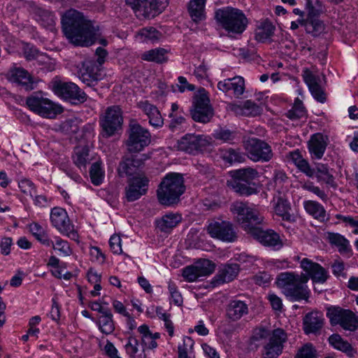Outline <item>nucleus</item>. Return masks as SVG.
Instances as JSON below:
<instances>
[{"instance_id":"37998d69","label":"nucleus","mask_w":358,"mask_h":358,"mask_svg":"<svg viewBox=\"0 0 358 358\" xmlns=\"http://www.w3.org/2000/svg\"><path fill=\"white\" fill-rule=\"evenodd\" d=\"M206 0H190L188 11L192 19L197 22L205 19L204 8Z\"/></svg>"},{"instance_id":"052dcab7","label":"nucleus","mask_w":358,"mask_h":358,"mask_svg":"<svg viewBox=\"0 0 358 358\" xmlns=\"http://www.w3.org/2000/svg\"><path fill=\"white\" fill-rule=\"evenodd\" d=\"M136 170L135 166L129 159L121 162L117 169L120 177L131 176L135 173Z\"/></svg>"},{"instance_id":"0e129e2a","label":"nucleus","mask_w":358,"mask_h":358,"mask_svg":"<svg viewBox=\"0 0 358 358\" xmlns=\"http://www.w3.org/2000/svg\"><path fill=\"white\" fill-rule=\"evenodd\" d=\"M306 6L308 15L319 16L322 12V5L320 0H306Z\"/></svg>"},{"instance_id":"de8ad7c7","label":"nucleus","mask_w":358,"mask_h":358,"mask_svg":"<svg viewBox=\"0 0 358 358\" xmlns=\"http://www.w3.org/2000/svg\"><path fill=\"white\" fill-rule=\"evenodd\" d=\"M23 54L27 60H37L39 63H45L48 59L46 54L40 52L34 45L25 43L23 45Z\"/></svg>"},{"instance_id":"f03ea898","label":"nucleus","mask_w":358,"mask_h":358,"mask_svg":"<svg viewBox=\"0 0 358 358\" xmlns=\"http://www.w3.org/2000/svg\"><path fill=\"white\" fill-rule=\"evenodd\" d=\"M282 292L292 301H308L310 291L307 285L308 278L295 272H283L276 278Z\"/></svg>"},{"instance_id":"58836bf2","label":"nucleus","mask_w":358,"mask_h":358,"mask_svg":"<svg viewBox=\"0 0 358 358\" xmlns=\"http://www.w3.org/2000/svg\"><path fill=\"white\" fill-rule=\"evenodd\" d=\"M303 207L306 213L315 219L322 222L328 220L326 210L319 202L312 200L304 201Z\"/></svg>"},{"instance_id":"69168bd1","label":"nucleus","mask_w":358,"mask_h":358,"mask_svg":"<svg viewBox=\"0 0 358 358\" xmlns=\"http://www.w3.org/2000/svg\"><path fill=\"white\" fill-rule=\"evenodd\" d=\"M213 136L215 138L223 142H229L234 139L235 133L227 129L219 128L215 130Z\"/></svg>"},{"instance_id":"4c0bfd02","label":"nucleus","mask_w":358,"mask_h":358,"mask_svg":"<svg viewBox=\"0 0 358 358\" xmlns=\"http://www.w3.org/2000/svg\"><path fill=\"white\" fill-rule=\"evenodd\" d=\"M290 158L296 168L307 177L313 178L315 176V169L311 167L308 160L302 157L298 150L290 152Z\"/></svg>"},{"instance_id":"2eb2a0df","label":"nucleus","mask_w":358,"mask_h":358,"mask_svg":"<svg viewBox=\"0 0 358 358\" xmlns=\"http://www.w3.org/2000/svg\"><path fill=\"white\" fill-rule=\"evenodd\" d=\"M215 271V264L208 259H200L182 269V277L187 282H194L200 277L210 275Z\"/></svg>"},{"instance_id":"412c9836","label":"nucleus","mask_w":358,"mask_h":358,"mask_svg":"<svg viewBox=\"0 0 358 358\" xmlns=\"http://www.w3.org/2000/svg\"><path fill=\"white\" fill-rule=\"evenodd\" d=\"M103 76L101 68L96 64L94 59L85 61L79 73L80 80L89 87L96 85Z\"/></svg>"},{"instance_id":"b1692460","label":"nucleus","mask_w":358,"mask_h":358,"mask_svg":"<svg viewBox=\"0 0 358 358\" xmlns=\"http://www.w3.org/2000/svg\"><path fill=\"white\" fill-rule=\"evenodd\" d=\"M249 313L247 303L239 299L231 300L225 308V317L232 321H238Z\"/></svg>"},{"instance_id":"e2e57ef3","label":"nucleus","mask_w":358,"mask_h":358,"mask_svg":"<svg viewBox=\"0 0 358 358\" xmlns=\"http://www.w3.org/2000/svg\"><path fill=\"white\" fill-rule=\"evenodd\" d=\"M124 349L127 354L131 357H135L136 353L138 352V341L134 336H129L124 344Z\"/></svg>"},{"instance_id":"a18cd8bd","label":"nucleus","mask_w":358,"mask_h":358,"mask_svg":"<svg viewBox=\"0 0 358 358\" xmlns=\"http://www.w3.org/2000/svg\"><path fill=\"white\" fill-rule=\"evenodd\" d=\"M231 177L255 186L253 181L259 177V173L256 169L248 167L233 171Z\"/></svg>"},{"instance_id":"a211bd4d","label":"nucleus","mask_w":358,"mask_h":358,"mask_svg":"<svg viewBox=\"0 0 358 358\" xmlns=\"http://www.w3.org/2000/svg\"><path fill=\"white\" fill-rule=\"evenodd\" d=\"M263 245L271 248L274 250H280L282 246V241L278 234L273 230H262L256 225L250 227L248 231Z\"/></svg>"},{"instance_id":"338daca9","label":"nucleus","mask_w":358,"mask_h":358,"mask_svg":"<svg viewBox=\"0 0 358 358\" xmlns=\"http://www.w3.org/2000/svg\"><path fill=\"white\" fill-rule=\"evenodd\" d=\"M194 341L189 336L183 338L182 345L178 346V356H185L186 355L193 354Z\"/></svg>"},{"instance_id":"2f4dec72","label":"nucleus","mask_w":358,"mask_h":358,"mask_svg":"<svg viewBox=\"0 0 358 358\" xmlns=\"http://www.w3.org/2000/svg\"><path fill=\"white\" fill-rule=\"evenodd\" d=\"M273 208L275 214L280 216L282 220L289 223L295 221L294 217L289 213L291 208L289 201L280 193L273 198Z\"/></svg>"},{"instance_id":"49530a36","label":"nucleus","mask_w":358,"mask_h":358,"mask_svg":"<svg viewBox=\"0 0 358 358\" xmlns=\"http://www.w3.org/2000/svg\"><path fill=\"white\" fill-rule=\"evenodd\" d=\"M99 330L104 334H111L115 330V322L111 311L105 312L96 321Z\"/></svg>"},{"instance_id":"c03bdc74","label":"nucleus","mask_w":358,"mask_h":358,"mask_svg":"<svg viewBox=\"0 0 358 358\" xmlns=\"http://www.w3.org/2000/svg\"><path fill=\"white\" fill-rule=\"evenodd\" d=\"M29 230L35 239L43 246L50 245V237L47 231L38 222L29 224Z\"/></svg>"},{"instance_id":"c9c22d12","label":"nucleus","mask_w":358,"mask_h":358,"mask_svg":"<svg viewBox=\"0 0 358 358\" xmlns=\"http://www.w3.org/2000/svg\"><path fill=\"white\" fill-rule=\"evenodd\" d=\"M72 159L74 164L81 171H85L86 166L92 159L90 154L89 148L85 146H77L75 148Z\"/></svg>"},{"instance_id":"6e6d98bb","label":"nucleus","mask_w":358,"mask_h":358,"mask_svg":"<svg viewBox=\"0 0 358 358\" xmlns=\"http://www.w3.org/2000/svg\"><path fill=\"white\" fill-rule=\"evenodd\" d=\"M236 322L237 321H232L227 319L222 321L218 327L220 332L225 335L227 338L231 337L241 328V324L236 323Z\"/></svg>"},{"instance_id":"0eeeda50","label":"nucleus","mask_w":358,"mask_h":358,"mask_svg":"<svg viewBox=\"0 0 358 358\" xmlns=\"http://www.w3.org/2000/svg\"><path fill=\"white\" fill-rule=\"evenodd\" d=\"M213 146V141L210 136L195 134H187L177 143L178 150L192 155L203 152Z\"/></svg>"},{"instance_id":"4d7b16f0","label":"nucleus","mask_w":358,"mask_h":358,"mask_svg":"<svg viewBox=\"0 0 358 358\" xmlns=\"http://www.w3.org/2000/svg\"><path fill=\"white\" fill-rule=\"evenodd\" d=\"M139 35L144 41L152 43L157 41L161 36L160 32L154 27L142 29L139 32Z\"/></svg>"},{"instance_id":"39448f33","label":"nucleus","mask_w":358,"mask_h":358,"mask_svg":"<svg viewBox=\"0 0 358 358\" xmlns=\"http://www.w3.org/2000/svg\"><path fill=\"white\" fill-rule=\"evenodd\" d=\"M26 103L31 111L44 118H55L63 111L60 105L44 97L40 93H34L28 96Z\"/></svg>"},{"instance_id":"603ef678","label":"nucleus","mask_w":358,"mask_h":358,"mask_svg":"<svg viewBox=\"0 0 358 358\" xmlns=\"http://www.w3.org/2000/svg\"><path fill=\"white\" fill-rule=\"evenodd\" d=\"M285 115L291 120H296L306 117V110L303 102L299 98H296L293 106L285 113Z\"/></svg>"},{"instance_id":"4be33fe9","label":"nucleus","mask_w":358,"mask_h":358,"mask_svg":"<svg viewBox=\"0 0 358 358\" xmlns=\"http://www.w3.org/2000/svg\"><path fill=\"white\" fill-rule=\"evenodd\" d=\"M149 180L144 176H136L130 178L128 185L125 188L127 200L132 202L138 200L141 196L147 193Z\"/></svg>"},{"instance_id":"864d4df0","label":"nucleus","mask_w":358,"mask_h":358,"mask_svg":"<svg viewBox=\"0 0 358 358\" xmlns=\"http://www.w3.org/2000/svg\"><path fill=\"white\" fill-rule=\"evenodd\" d=\"M338 324L345 330L355 331L358 329V316L348 310Z\"/></svg>"},{"instance_id":"5fc2aeb1","label":"nucleus","mask_w":358,"mask_h":358,"mask_svg":"<svg viewBox=\"0 0 358 358\" xmlns=\"http://www.w3.org/2000/svg\"><path fill=\"white\" fill-rule=\"evenodd\" d=\"M348 310V309H343L336 306L327 308V317L329 319L330 324L332 326L338 325Z\"/></svg>"},{"instance_id":"09e8293b","label":"nucleus","mask_w":358,"mask_h":358,"mask_svg":"<svg viewBox=\"0 0 358 358\" xmlns=\"http://www.w3.org/2000/svg\"><path fill=\"white\" fill-rule=\"evenodd\" d=\"M45 247L52 248L54 250L58 251L59 255L67 257L72 254V250L68 241L62 239L59 236H55L54 240L50 238V243Z\"/></svg>"},{"instance_id":"6ab92c4d","label":"nucleus","mask_w":358,"mask_h":358,"mask_svg":"<svg viewBox=\"0 0 358 358\" xmlns=\"http://www.w3.org/2000/svg\"><path fill=\"white\" fill-rule=\"evenodd\" d=\"M287 341V334L282 329H274L268 342L264 348V358H277L282 352L283 344Z\"/></svg>"},{"instance_id":"e433bc0d","label":"nucleus","mask_w":358,"mask_h":358,"mask_svg":"<svg viewBox=\"0 0 358 358\" xmlns=\"http://www.w3.org/2000/svg\"><path fill=\"white\" fill-rule=\"evenodd\" d=\"M315 171V176L318 182H324L326 185L334 188L337 187L335 178L327 164L317 163Z\"/></svg>"},{"instance_id":"aec40b11","label":"nucleus","mask_w":358,"mask_h":358,"mask_svg":"<svg viewBox=\"0 0 358 358\" xmlns=\"http://www.w3.org/2000/svg\"><path fill=\"white\" fill-rule=\"evenodd\" d=\"M7 80L26 91H31L36 87V82L32 76L24 69L14 67L10 69L6 74Z\"/></svg>"},{"instance_id":"393cba45","label":"nucleus","mask_w":358,"mask_h":358,"mask_svg":"<svg viewBox=\"0 0 358 358\" xmlns=\"http://www.w3.org/2000/svg\"><path fill=\"white\" fill-rule=\"evenodd\" d=\"M324 315L322 312L312 311L307 313L303 318V331L306 334H316L324 325Z\"/></svg>"},{"instance_id":"7ed1b4c3","label":"nucleus","mask_w":358,"mask_h":358,"mask_svg":"<svg viewBox=\"0 0 358 358\" xmlns=\"http://www.w3.org/2000/svg\"><path fill=\"white\" fill-rule=\"evenodd\" d=\"M185 190L182 176L177 173H169L164 177L159 185L157 191L158 201L162 205L170 206L179 201Z\"/></svg>"},{"instance_id":"c85d7f7f","label":"nucleus","mask_w":358,"mask_h":358,"mask_svg":"<svg viewBox=\"0 0 358 358\" xmlns=\"http://www.w3.org/2000/svg\"><path fill=\"white\" fill-rule=\"evenodd\" d=\"M328 341L331 347L342 352L349 358H353L357 355V350L352 344L343 338L338 334L331 335L328 338Z\"/></svg>"},{"instance_id":"cd10ccee","label":"nucleus","mask_w":358,"mask_h":358,"mask_svg":"<svg viewBox=\"0 0 358 358\" xmlns=\"http://www.w3.org/2000/svg\"><path fill=\"white\" fill-rule=\"evenodd\" d=\"M327 240L331 246L336 247L341 255L350 256L352 250L350 241L343 235L335 232H327Z\"/></svg>"},{"instance_id":"6e6552de","label":"nucleus","mask_w":358,"mask_h":358,"mask_svg":"<svg viewBox=\"0 0 358 358\" xmlns=\"http://www.w3.org/2000/svg\"><path fill=\"white\" fill-rule=\"evenodd\" d=\"M138 17L152 18L167 6V0H126Z\"/></svg>"},{"instance_id":"72a5a7b5","label":"nucleus","mask_w":358,"mask_h":358,"mask_svg":"<svg viewBox=\"0 0 358 358\" xmlns=\"http://www.w3.org/2000/svg\"><path fill=\"white\" fill-rule=\"evenodd\" d=\"M230 108L237 115L255 117L262 112V108L251 100H247L241 104H231Z\"/></svg>"},{"instance_id":"3c124183","label":"nucleus","mask_w":358,"mask_h":358,"mask_svg":"<svg viewBox=\"0 0 358 358\" xmlns=\"http://www.w3.org/2000/svg\"><path fill=\"white\" fill-rule=\"evenodd\" d=\"M166 53L167 51L164 48H155L145 52L141 58L148 62L162 63L167 60Z\"/></svg>"},{"instance_id":"1a4fd4ad","label":"nucleus","mask_w":358,"mask_h":358,"mask_svg":"<svg viewBox=\"0 0 358 358\" xmlns=\"http://www.w3.org/2000/svg\"><path fill=\"white\" fill-rule=\"evenodd\" d=\"M245 149L248 158L255 162H267L273 156L270 145L257 138H249L245 143Z\"/></svg>"},{"instance_id":"5701e85b","label":"nucleus","mask_w":358,"mask_h":358,"mask_svg":"<svg viewBox=\"0 0 358 358\" xmlns=\"http://www.w3.org/2000/svg\"><path fill=\"white\" fill-rule=\"evenodd\" d=\"M303 78L313 98L320 103H324L327 99L326 94L320 86V76L313 73L308 69L303 71Z\"/></svg>"},{"instance_id":"ea45409f","label":"nucleus","mask_w":358,"mask_h":358,"mask_svg":"<svg viewBox=\"0 0 358 358\" xmlns=\"http://www.w3.org/2000/svg\"><path fill=\"white\" fill-rule=\"evenodd\" d=\"M227 185L235 192L242 196H250L257 192L255 186L235 178L228 180Z\"/></svg>"},{"instance_id":"7c9ffc66","label":"nucleus","mask_w":358,"mask_h":358,"mask_svg":"<svg viewBox=\"0 0 358 358\" xmlns=\"http://www.w3.org/2000/svg\"><path fill=\"white\" fill-rule=\"evenodd\" d=\"M138 108H141L149 119V123L155 128L162 127L164 124L163 118L157 108L150 103L148 101H140L138 103Z\"/></svg>"},{"instance_id":"9b49d317","label":"nucleus","mask_w":358,"mask_h":358,"mask_svg":"<svg viewBox=\"0 0 358 358\" xmlns=\"http://www.w3.org/2000/svg\"><path fill=\"white\" fill-rule=\"evenodd\" d=\"M52 90L59 96L73 103H84L87 98V94L72 82L55 80L52 83Z\"/></svg>"},{"instance_id":"a878e982","label":"nucleus","mask_w":358,"mask_h":358,"mask_svg":"<svg viewBox=\"0 0 358 358\" xmlns=\"http://www.w3.org/2000/svg\"><path fill=\"white\" fill-rule=\"evenodd\" d=\"M217 88L224 93L232 92L235 96L238 97L245 90L244 79L241 76L224 79L217 83Z\"/></svg>"},{"instance_id":"f8f14e48","label":"nucleus","mask_w":358,"mask_h":358,"mask_svg":"<svg viewBox=\"0 0 358 358\" xmlns=\"http://www.w3.org/2000/svg\"><path fill=\"white\" fill-rule=\"evenodd\" d=\"M231 210L238 215V220L245 231L250 227L261 224L264 217L255 209L250 208L245 203L236 201L231 206Z\"/></svg>"},{"instance_id":"f257e3e1","label":"nucleus","mask_w":358,"mask_h":358,"mask_svg":"<svg viewBox=\"0 0 358 358\" xmlns=\"http://www.w3.org/2000/svg\"><path fill=\"white\" fill-rule=\"evenodd\" d=\"M62 31L67 39L77 46L92 45L98 36V29L83 13L76 10H66L62 17Z\"/></svg>"},{"instance_id":"f704fd0d","label":"nucleus","mask_w":358,"mask_h":358,"mask_svg":"<svg viewBox=\"0 0 358 358\" xmlns=\"http://www.w3.org/2000/svg\"><path fill=\"white\" fill-rule=\"evenodd\" d=\"M301 26L304 27L307 34H311L313 36H318L322 34L324 29L323 22L318 19V16H312L308 15L306 20L299 19Z\"/></svg>"},{"instance_id":"bb28decb","label":"nucleus","mask_w":358,"mask_h":358,"mask_svg":"<svg viewBox=\"0 0 358 358\" xmlns=\"http://www.w3.org/2000/svg\"><path fill=\"white\" fill-rule=\"evenodd\" d=\"M240 268L238 264L223 265L213 278L215 285L232 281L238 275Z\"/></svg>"},{"instance_id":"4468645a","label":"nucleus","mask_w":358,"mask_h":358,"mask_svg":"<svg viewBox=\"0 0 358 358\" xmlns=\"http://www.w3.org/2000/svg\"><path fill=\"white\" fill-rule=\"evenodd\" d=\"M50 222L52 225L61 234L75 239L78 234L74 230V226L71 222L66 211L59 207H55L51 210Z\"/></svg>"},{"instance_id":"dca6fc26","label":"nucleus","mask_w":358,"mask_h":358,"mask_svg":"<svg viewBox=\"0 0 358 358\" xmlns=\"http://www.w3.org/2000/svg\"><path fill=\"white\" fill-rule=\"evenodd\" d=\"M300 268L305 272L301 273L308 278V281L311 279L313 283H324L327 281L329 275L328 271L320 264L313 262L308 258H303L299 261Z\"/></svg>"},{"instance_id":"473e14b6","label":"nucleus","mask_w":358,"mask_h":358,"mask_svg":"<svg viewBox=\"0 0 358 358\" xmlns=\"http://www.w3.org/2000/svg\"><path fill=\"white\" fill-rule=\"evenodd\" d=\"M182 215L178 213H167L156 220L157 227L164 233H170L182 221Z\"/></svg>"},{"instance_id":"774afa93","label":"nucleus","mask_w":358,"mask_h":358,"mask_svg":"<svg viewBox=\"0 0 358 358\" xmlns=\"http://www.w3.org/2000/svg\"><path fill=\"white\" fill-rule=\"evenodd\" d=\"M172 117L171 122L169 124V128L172 131H176L177 130L183 129L185 127V119L182 116H173L172 114L169 115Z\"/></svg>"},{"instance_id":"f3484780","label":"nucleus","mask_w":358,"mask_h":358,"mask_svg":"<svg viewBox=\"0 0 358 358\" xmlns=\"http://www.w3.org/2000/svg\"><path fill=\"white\" fill-rule=\"evenodd\" d=\"M122 121L121 109L119 106H114L107 108L100 124L106 136L108 137L121 127Z\"/></svg>"},{"instance_id":"8fccbe9b","label":"nucleus","mask_w":358,"mask_h":358,"mask_svg":"<svg viewBox=\"0 0 358 358\" xmlns=\"http://www.w3.org/2000/svg\"><path fill=\"white\" fill-rule=\"evenodd\" d=\"M55 15L47 10L39 9L36 15L37 22L43 27L52 30L55 24Z\"/></svg>"},{"instance_id":"9d476101","label":"nucleus","mask_w":358,"mask_h":358,"mask_svg":"<svg viewBox=\"0 0 358 358\" xmlns=\"http://www.w3.org/2000/svg\"><path fill=\"white\" fill-rule=\"evenodd\" d=\"M206 231L210 237L223 242L232 243L238 238L235 227L229 221L213 220L208 223Z\"/></svg>"},{"instance_id":"c756f323","label":"nucleus","mask_w":358,"mask_h":358,"mask_svg":"<svg viewBox=\"0 0 358 358\" xmlns=\"http://www.w3.org/2000/svg\"><path fill=\"white\" fill-rule=\"evenodd\" d=\"M327 138L322 134H313L308 143V150L313 159H320L326 150Z\"/></svg>"},{"instance_id":"680f3d73","label":"nucleus","mask_w":358,"mask_h":358,"mask_svg":"<svg viewBox=\"0 0 358 358\" xmlns=\"http://www.w3.org/2000/svg\"><path fill=\"white\" fill-rule=\"evenodd\" d=\"M295 358H317L316 350L311 343H306L299 350Z\"/></svg>"},{"instance_id":"79ce46f5","label":"nucleus","mask_w":358,"mask_h":358,"mask_svg":"<svg viewBox=\"0 0 358 358\" xmlns=\"http://www.w3.org/2000/svg\"><path fill=\"white\" fill-rule=\"evenodd\" d=\"M275 27L273 24L266 20L261 22L255 31V38L258 42L264 43L269 39L273 34Z\"/></svg>"},{"instance_id":"a19ab883","label":"nucleus","mask_w":358,"mask_h":358,"mask_svg":"<svg viewBox=\"0 0 358 358\" xmlns=\"http://www.w3.org/2000/svg\"><path fill=\"white\" fill-rule=\"evenodd\" d=\"M220 155L226 163L229 164L242 163L245 160V155L243 152L231 148L220 149Z\"/></svg>"},{"instance_id":"13d9d810","label":"nucleus","mask_w":358,"mask_h":358,"mask_svg":"<svg viewBox=\"0 0 358 358\" xmlns=\"http://www.w3.org/2000/svg\"><path fill=\"white\" fill-rule=\"evenodd\" d=\"M90 175L92 182L95 185H99L102 182L103 173L99 162H94L92 164Z\"/></svg>"},{"instance_id":"bf43d9fd","label":"nucleus","mask_w":358,"mask_h":358,"mask_svg":"<svg viewBox=\"0 0 358 358\" xmlns=\"http://www.w3.org/2000/svg\"><path fill=\"white\" fill-rule=\"evenodd\" d=\"M18 187L21 192L34 198V196L36 193V186L34 182L27 178H22L18 182Z\"/></svg>"},{"instance_id":"ddd939ff","label":"nucleus","mask_w":358,"mask_h":358,"mask_svg":"<svg viewBox=\"0 0 358 358\" xmlns=\"http://www.w3.org/2000/svg\"><path fill=\"white\" fill-rule=\"evenodd\" d=\"M192 119L197 122L207 123L213 116V110L205 90L194 98L193 108L191 109Z\"/></svg>"},{"instance_id":"20e7f679","label":"nucleus","mask_w":358,"mask_h":358,"mask_svg":"<svg viewBox=\"0 0 358 358\" xmlns=\"http://www.w3.org/2000/svg\"><path fill=\"white\" fill-rule=\"evenodd\" d=\"M215 18L230 36L241 35L248 24V20L243 10L231 6L218 9L215 12Z\"/></svg>"},{"instance_id":"423d86ee","label":"nucleus","mask_w":358,"mask_h":358,"mask_svg":"<svg viewBox=\"0 0 358 358\" xmlns=\"http://www.w3.org/2000/svg\"><path fill=\"white\" fill-rule=\"evenodd\" d=\"M151 142V134L148 129L143 127L136 120H131L129 125L128 138L126 141L129 152H138Z\"/></svg>"}]
</instances>
